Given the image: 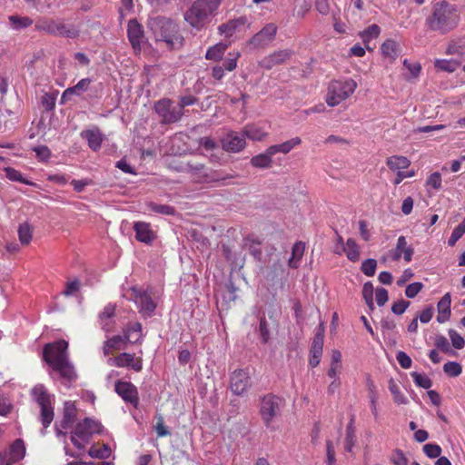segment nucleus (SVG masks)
Here are the masks:
<instances>
[{"instance_id":"774afa93","label":"nucleus","mask_w":465,"mask_h":465,"mask_svg":"<svg viewBox=\"0 0 465 465\" xmlns=\"http://www.w3.org/2000/svg\"><path fill=\"white\" fill-rule=\"evenodd\" d=\"M42 105L46 111H52L55 106V98L50 94L42 96Z\"/></svg>"},{"instance_id":"3c124183","label":"nucleus","mask_w":465,"mask_h":465,"mask_svg":"<svg viewBox=\"0 0 465 465\" xmlns=\"http://www.w3.org/2000/svg\"><path fill=\"white\" fill-rule=\"evenodd\" d=\"M423 452L429 458H439L441 454V448L440 445L435 443H427L423 446Z\"/></svg>"},{"instance_id":"39448f33","label":"nucleus","mask_w":465,"mask_h":465,"mask_svg":"<svg viewBox=\"0 0 465 465\" xmlns=\"http://www.w3.org/2000/svg\"><path fill=\"white\" fill-rule=\"evenodd\" d=\"M219 5L220 0H196L184 13V20L192 27L201 30Z\"/></svg>"},{"instance_id":"0eeeda50","label":"nucleus","mask_w":465,"mask_h":465,"mask_svg":"<svg viewBox=\"0 0 465 465\" xmlns=\"http://www.w3.org/2000/svg\"><path fill=\"white\" fill-rule=\"evenodd\" d=\"M103 430V425L91 418H84L79 421L74 430L71 432L70 440L75 448L84 450L90 442L94 434H100Z\"/></svg>"},{"instance_id":"13d9d810","label":"nucleus","mask_w":465,"mask_h":465,"mask_svg":"<svg viewBox=\"0 0 465 465\" xmlns=\"http://www.w3.org/2000/svg\"><path fill=\"white\" fill-rule=\"evenodd\" d=\"M156 424H155V431L157 436L160 438L169 436L171 434L170 430L165 427L163 418L162 415H158L156 417Z\"/></svg>"},{"instance_id":"5fc2aeb1","label":"nucleus","mask_w":465,"mask_h":465,"mask_svg":"<svg viewBox=\"0 0 465 465\" xmlns=\"http://www.w3.org/2000/svg\"><path fill=\"white\" fill-rule=\"evenodd\" d=\"M240 55L239 52L229 53L223 63L224 68L229 72L233 71L237 67V61Z\"/></svg>"},{"instance_id":"aec40b11","label":"nucleus","mask_w":465,"mask_h":465,"mask_svg":"<svg viewBox=\"0 0 465 465\" xmlns=\"http://www.w3.org/2000/svg\"><path fill=\"white\" fill-rule=\"evenodd\" d=\"M222 145L223 149L227 152L238 153L246 145L244 135L233 131L229 132L222 140Z\"/></svg>"},{"instance_id":"e433bc0d","label":"nucleus","mask_w":465,"mask_h":465,"mask_svg":"<svg viewBox=\"0 0 465 465\" xmlns=\"http://www.w3.org/2000/svg\"><path fill=\"white\" fill-rule=\"evenodd\" d=\"M273 153H269V147L262 153H259L251 159V164L256 168H270L272 165Z\"/></svg>"},{"instance_id":"393cba45","label":"nucleus","mask_w":465,"mask_h":465,"mask_svg":"<svg viewBox=\"0 0 465 465\" xmlns=\"http://www.w3.org/2000/svg\"><path fill=\"white\" fill-rule=\"evenodd\" d=\"M450 304H451L450 293L447 292L441 297V299L437 303V310H438L437 321H438V322L444 323L450 320V317L451 315Z\"/></svg>"},{"instance_id":"09e8293b","label":"nucleus","mask_w":465,"mask_h":465,"mask_svg":"<svg viewBox=\"0 0 465 465\" xmlns=\"http://www.w3.org/2000/svg\"><path fill=\"white\" fill-rule=\"evenodd\" d=\"M355 440H356V436H355L354 430L352 429L351 426H348L347 430H346V437L344 440V450L347 452L352 451V448L355 445Z\"/></svg>"},{"instance_id":"6e6552de","label":"nucleus","mask_w":465,"mask_h":465,"mask_svg":"<svg viewBox=\"0 0 465 465\" xmlns=\"http://www.w3.org/2000/svg\"><path fill=\"white\" fill-rule=\"evenodd\" d=\"M357 88V83L352 79L333 80L327 89L325 96L326 104L334 107L350 98Z\"/></svg>"},{"instance_id":"f8f14e48","label":"nucleus","mask_w":465,"mask_h":465,"mask_svg":"<svg viewBox=\"0 0 465 465\" xmlns=\"http://www.w3.org/2000/svg\"><path fill=\"white\" fill-rule=\"evenodd\" d=\"M283 403L282 398L272 394H268L262 398L260 411L266 426H269L273 418L280 413Z\"/></svg>"},{"instance_id":"ea45409f","label":"nucleus","mask_w":465,"mask_h":465,"mask_svg":"<svg viewBox=\"0 0 465 465\" xmlns=\"http://www.w3.org/2000/svg\"><path fill=\"white\" fill-rule=\"evenodd\" d=\"M112 450L107 444H94L90 447L88 454L95 459H107L111 456Z\"/></svg>"},{"instance_id":"ddd939ff","label":"nucleus","mask_w":465,"mask_h":465,"mask_svg":"<svg viewBox=\"0 0 465 465\" xmlns=\"http://www.w3.org/2000/svg\"><path fill=\"white\" fill-rule=\"evenodd\" d=\"M323 341L324 326L323 323H321L315 331L310 349L309 365L311 368L317 367L321 362L323 351Z\"/></svg>"},{"instance_id":"2eb2a0df","label":"nucleus","mask_w":465,"mask_h":465,"mask_svg":"<svg viewBox=\"0 0 465 465\" xmlns=\"http://www.w3.org/2000/svg\"><path fill=\"white\" fill-rule=\"evenodd\" d=\"M115 392L124 401L137 407L139 404V393L137 388L131 381L118 380L114 384Z\"/></svg>"},{"instance_id":"4d7b16f0","label":"nucleus","mask_w":465,"mask_h":465,"mask_svg":"<svg viewBox=\"0 0 465 465\" xmlns=\"http://www.w3.org/2000/svg\"><path fill=\"white\" fill-rule=\"evenodd\" d=\"M5 176L11 181L20 182V183H25V184L29 183L27 181H25L23 178L22 173L19 171L15 170V168L6 167V168H5Z\"/></svg>"},{"instance_id":"dca6fc26","label":"nucleus","mask_w":465,"mask_h":465,"mask_svg":"<svg viewBox=\"0 0 465 465\" xmlns=\"http://www.w3.org/2000/svg\"><path fill=\"white\" fill-rule=\"evenodd\" d=\"M251 385V377L248 370H235L230 379V387L236 395L243 394Z\"/></svg>"},{"instance_id":"680f3d73","label":"nucleus","mask_w":465,"mask_h":465,"mask_svg":"<svg viewBox=\"0 0 465 465\" xmlns=\"http://www.w3.org/2000/svg\"><path fill=\"white\" fill-rule=\"evenodd\" d=\"M423 284L421 282H412L405 289V295L408 298H414L422 290Z\"/></svg>"},{"instance_id":"a211bd4d","label":"nucleus","mask_w":465,"mask_h":465,"mask_svg":"<svg viewBox=\"0 0 465 465\" xmlns=\"http://www.w3.org/2000/svg\"><path fill=\"white\" fill-rule=\"evenodd\" d=\"M127 36L135 52H140L145 36L143 27L136 19H131L127 25Z\"/></svg>"},{"instance_id":"c85d7f7f","label":"nucleus","mask_w":465,"mask_h":465,"mask_svg":"<svg viewBox=\"0 0 465 465\" xmlns=\"http://www.w3.org/2000/svg\"><path fill=\"white\" fill-rule=\"evenodd\" d=\"M129 342L127 339H125V335H115L112 338L108 339L104 343V353L105 355L112 354L114 351H121L125 349L126 343Z\"/></svg>"},{"instance_id":"4c0bfd02","label":"nucleus","mask_w":465,"mask_h":465,"mask_svg":"<svg viewBox=\"0 0 465 465\" xmlns=\"http://www.w3.org/2000/svg\"><path fill=\"white\" fill-rule=\"evenodd\" d=\"M381 34V27L378 25H371L368 26L365 30L359 34L360 37L362 39V42L365 45L367 50L371 51L372 48L369 46V43L372 39H376L379 37Z\"/></svg>"},{"instance_id":"cd10ccee","label":"nucleus","mask_w":465,"mask_h":465,"mask_svg":"<svg viewBox=\"0 0 465 465\" xmlns=\"http://www.w3.org/2000/svg\"><path fill=\"white\" fill-rule=\"evenodd\" d=\"M125 339L131 343H139L143 341L142 324L138 322L128 323L123 331Z\"/></svg>"},{"instance_id":"8fccbe9b","label":"nucleus","mask_w":465,"mask_h":465,"mask_svg":"<svg viewBox=\"0 0 465 465\" xmlns=\"http://www.w3.org/2000/svg\"><path fill=\"white\" fill-rule=\"evenodd\" d=\"M376 268H377L376 260L367 259L361 263V270L366 276L371 277L375 274Z\"/></svg>"},{"instance_id":"f257e3e1","label":"nucleus","mask_w":465,"mask_h":465,"mask_svg":"<svg viewBox=\"0 0 465 465\" xmlns=\"http://www.w3.org/2000/svg\"><path fill=\"white\" fill-rule=\"evenodd\" d=\"M67 349L68 342L64 340L47 343L43 349V359L62 378L72 381L76 379V373L69 361Z\"/></svg>"},{"instance_id":"b1692460","label":"nucleus","mask_w":465,"mask_h":465,"mask_svg":"<svg viewBox=\"0 0 465 465\" xmlns=\"http://www.w3.org/2000/svg\"><path fill=\"white\" fill-rule=\"evenodd\" d=\"M77 408L74 401H66L64 403L63 419L61 427L64 430L69 429L76 421Z\"/></svg>"},{"instance_id":"a18cd8bd","label":"nucleus","mask_w":465,"mask_h":465,"mask_svg":"<svg viewBox=\"0 0 465 465\" xmlns=\"http://www.w3.org/2000/svg\"><path fill=\"white\" fill-rule=\"evenodd\" d=\"M434 65L440 71L452 73L459 67V63L455 60L437 59Z\"/></svg>"},{"instance_id":"a878e982","label":"nucleus","mask_w":465,"mask_h":465,"mask_svg":"<svg viewBox=\"0 0 465 465\" xmlns=\"http://www.w3.org/2000/svg\"><path fill=\"white\" fill-rule=\"evenodd\" d=\"M401 47L398 42L393 39H386L381 45V53L383 58L388 59L391 64L394 63L399 56Z\"/></svg>"},{"instance_id":"864d4df0","label":"nucleus","mask_w":465,"mask_h":465,"mask_svg":"<svg viewBox=\"0 0 465 465\" xmlns=\"http://www.w3.org/2000/svg\"><path fill=\"white\" fill-rule=\"evenodd\" d=\"M390 460L394 465H408V459L404 452L400 449H396L392 451Z\"/></svg>"},{"instance_id":"603ef678","label":"nucleus","mask_w":465,"mask_h":465,"mask_svg":"<svg viewBox=\"0 0 465 465\" xmlns=\"http://www.w3.org/2000/svg\"><path fill=\"white\" fill-rule=\"evenodd\" d=\"M150 210L165 215H173L175 213V209L173 206L166 204H157V203H150Z\"/></svg>"},{"instance_id":"5701e85b","label":"nucleus","mask_w":465,"mask_h":465,"mask_svg":"<svg viewBox=\"0 0 465 465\" xmlns=\"http://www.w3.org/2000/svg\"><path fill=\"white\" fill-rule=\"evenodd\" d=\"M242 133L244 137L252 141H262L268 136L265 124H248L243 127Z\"/></svg>"},{"instance_id":"e2e57ef3","label":"nucleus","mask_w":465,"mask_h":465,"mask_svg":"<svg viewBox=\"0 0 465 465\" xmlns=\"http://www.w3.org/2000/svg\"><path fill=\"white\" fill-rule=\"evenodd\" d=\"M396 359L401 368L409 369L411 367L412 361H411V357L404 351H399L396 354Z\"/></svg>"},{"instance_id":"f704fd0d","label":"nucleus","mask_w":465,"mask_h":465,"mask_svg":"<svg viewBox=\"0 0 465 465\" xmlns=\"http://www.w3.org/2000/svg\"><path fill=\"white\" fill-rule=\"evenodd\" d=\"M228 49V45L225 43H218L213 46H210L205 54V58L207 60H212L215 62H219L223 59V54Z\"/></svg>"},{"instance_id":"37998d69","label":"nucleus","mask_w":465,"mask_h":465,"mask_svg":"<svg viewBox=\"0 0 465 465\" xmlns=\"http://www.w3.org/2000/svg\"><path fill=\"white\" fill-rule=\"evenodd\" d=\"M244 21L241 19L231 20L228 23L223 24L219 26V31L221 34L225 35V36H232L233 33L236 31L237 27L240 25H243Z\"/></svg>"},{"instance_id":"bf43d9fd","label":"nucleus","mask_w":465,"mask_h":465,"mask_svg":"<svg viewBox=\"0 0 465 465\" xmlns=\"http://www.w3.org/2000/svg\"><path fill=\"white\" fill-rule=\"evenodd\" d=\"M435 346L442 352H451L450 345L448 339L443 335H437L435 338Z\"/></svg>"},{"instance_id":"c03bdc74","label":"nucleus","mask_w":465,"mask_h":465,"mask_svg":"<svg viewBox=\"0 0 465 465\" xmlns=\"http://www.w3.org/2000/svg\"><path fill=\"white\" fill-rule=\"evenodd\" d=\"M33 231L32 227L25 223L18 227L19 241L23 245H28L32 240Z\"/></svg>"},{"instance_id":"c756f323","label":"nucleus","mask_w":465,"mask_h":465,"mask_svg":"<svg viewBox=\"0 0 465 465\" xmlns=\"http://www.w3.org/2000/svg\"><path fill=\"white\" fill-rule=\"evenodd\" d=\"M91 82L90 78H83L74 86L65 89L62 94L61 102L64 103L74 94L80 95L88 89Z\"/></svg>"},{"instance_id":"20e7f679","label":"nucleus","mask_w":465,"mask_h":465,"mask_svg":"<svg viewBox=\"0 0 465 465\" xmlns=\"http://www.w3.org/2000/svg\"><path fill=\"white\" fill-rule=\"evenodd\" d=\"M178 171L187 173L193 182L198 183H218L233 177L231 174L222 175L221 172L213 170L195 160L181 163Z\"/></svg>"},{"instance_id":"7ed1b4c3","label":"nucleus","mask_w":465,"mask_h":465,"mask_svg":"<svg viewBox=\"0 0 465 465\" xmlns=\"http://www.w3.org/2000/svg\"><path fill=\"white\" fill-rule=\"evenodd\" d=\"M460 22V13L455 5L440 1L433 5L431 16L427 19L428 26L432 31L446 34L453 30Z\"/></svg>"},{"instance_id":"a19ab883","label":"nucleus","mask_w":465,"mask_h":465,"mask_svg":"<svg viewBox=\"0 0 465 465\" xmlns=\"http://www.w3.org/2000/svg\"><path fill=\"white\" fill-rule=\"evenodd\" d=\"M10 25L15 30H21L29 27L34 21L28 16L10 15L8 17Z\"/></svg>"},{"instance_id":"412c9836","label":"nucleus","mask_w":465,"mask_h":465,"mask_svg":"<svg viewBox=\"0 0 465 465\" xmlns=\"http://www.w3.org/2000/svg\"><path fill=\"white\" fill-rule=\"evenodd\" d=\"M292 54H293V52L290 49L275 51L272 54H271L270 55L265 56L262 60L261 65H262V67H263L267 70H270L272 67L282 64L285 63L286 61H288L292 57Z\"/></svg>"},{"instance_id":"c9c22d12","label":"nucleus","mask_w":465,"mask_h":465,"mask_svg":"<svg viewBox=\"0 0 465 465\" xmlns=\"http://www.w3.org/2000/svg\"><path fill=\"white\" fill-rule=\"evenodd\" d=\"M305 251V244L302 242H297L293 244L292 249V256L289 259V267L296 269L299 267L301 260Z\"/></svg>"},{"instance_id":"bb28decb","label":"nucleus","mask_w":465,"mask_h":465,"mask_svg":"<svg viewBox=\"0 0 465 465\" xmlns=\"http://www.w3.org/2000/svg\"><path fill=\"white\" fill-rule=\"evenodd\" d=\"M335 253H345L347 259L352 262H356L360 259V246L353 238L347 239L345 245L341 250H335Z\"/></svg>"},{"instance_id":"0e129e2a","label":"nucleus","mask_w":465,"mask_h":465,"mask_svg":"<svg viewBox=\"0 0 465 465\" xmlns=\"http://www.w3.org/2000/svg\"><path fill=\"white\" fill-rule=\"evenodd\" d=\"M375 299L378 306H383L389 299L388 291L384 288L375 290Z\"/></svg>"},{"instance_id":"2f4dec72","label":"nucleus","mask_w":465,"mask_h":465,"mask_svg":"<svg viewBox=\"0 0 465 465\" xmlns=\"http://www.w3.org/2000/svg\"><path fill=\"white\" fill-rule=\"evenodd\" d=\"M301 143L302 139L300 137H294L280 144L269 146V153L276 154L278 153H281L286 154L290 153L293 148L300 145Z\"/></svg>"},{"instance_id":"052dcab7","label":"nucleus","mask_w":465,"mask_h":465,"mask_svg":"<svg viewBox=\"0 0 465 465\" xmlns=\"http://www.w3.org/2000/svg\"><path fill=\"white\" fill-rule=\"evenodd\" d=\"M441 175L440 173L435 172L431 173L426 181V185L440 190L441 188Z\"/></svg>"},{"instance_id":"7c9ffc66","label":"nucleus","mask_w":465,"mask_h":465,"mask_svg":"<svg viewBox=\"0 0 465 465\" xmlns=\"http://www.w3.org/2000/svg\"><path fill=\"white\" fill-rule=\"evenodd\" d=\"M82 137L86 139L89 147L93 151H98L103 143V134L99 129H92L82 132Z\"/></svg>"},{"instance_id":"6e6d98bb","label":"nucleus","mask_w":465,"mask_h":465,"mask_svg":"<svg viewBox=\"0 0 465 465\" xmlns=\"http://www.w3.org/2000/svg\"><path fill=\"white\" fill-rule=\"evenodd\" d=\"M449 336L451 341V344L455 349L460 350L465 346V341L463 337L455 330L450 329Z\"/></svg>"},{"instance_id":"338daca9","label":"nucleus","mask_w":465,"mask_h":465,"mask_svg":"<svg viewBox=\"0 0 465 465\" xmlns=\"http://www.w3.org/2000/svg\"><path fill=\"white\" fill-rule=\"evenodd\" d=\"M326 451H327V464L335 465V450L331 440L326 441Z\"/></svg>"},{"instance_id":"6ab92c4d","label":"nucleus","mask_w":465,"mask_h":465,"mask_svg":"<svg viewBox=\"0 0 465 465\" xmlns=\"http://www.w3.org/2000/svg\"><path fill=\"white\" fill-rule=\"evenodd\" d=\"M113 363L115 367L128 368L136 372L143 370V359L141 356L136 357L134 353H119L114 358Z\"/></svg>"},{"instance_id":"423d86ee","label":"nucleus","mask_w":465,"mask_h":465,"mask_svg":"<svg viewBox=\"0 0 465 465\" xmlns=\"http://www.w3.org/2000/svg\"><path fill=\"white\" fill-rule=\"evenodd\" d=\"M31 395L40 407L39 420L44 429H46L50 426L54 418V397L48 392L47 389L43 384L35 385L31 391Z\"/></svg>"},{"instance_id":"4468645a","label":"nucleus","mask_w":465,"mask_h":465,"mask_svg":"<svg viewBox=\"0 0 465 465\" xmlns=\"http://www.w3.org/2000/svg\"><path fill=\"white\" fill-rule=\"evenodd\" d=\"M276 33L277 26L268 24L250 39L248 45L253 49L263 48L275 38Z\"/></svg>"},{"instance_id":"1a4fd4ad","label":"nucleus","mask_w":465,"mask_h":465,"mask_svg":"<svg viewBox=\"0 0 465 465\" xmlns=\"http://www.w3.org/2000/svg\"><path fill=\"white\" fill-rule=\"evenodd\" d=\"M35 26L37 31H43L55 36L74 38L78 35V31L74 25H67L59 19L40 17L35 21Z\"/></svg>"},{"instance_id":"473e14b6","label":"nucleus","mask_w":465,"mask_h":465,"mask_svg":"<svg viewBox=\"0 0 465 465\" xmlns=\"http://www.w3.org/2000/svg\"><path fill=\"white\" fill-rule=\"evenodd\" d=\"M115 305L112 303H108L104 310L99 313V321L101 328L105 331H110L113 328V324L110 322V319L114 316L115 313Z\"/></svg>"},{"instance_id":"9d476101","label":"nucleus","mask_w":465,"mask_h":465,"mask_svg":"<svg viewBox=\"0 0 465 465\" xmlns=\"http://www.w3.org/2000/svg\"><path fill=\"white\" fill-rule=\"evenodd\" d=\"M128 299L137 305L139 312L144 318L151 317L156 308L151 294L138 287H132L129 290Z\"/></svg>"},{"instance_id":"9b49d317","label":"nucleus","mask_w":465,"mask_h":465,"mask_svg":"<svg viewBox=\"0 0 465 465\" xmlns=\"http://www.w3.org/2000/svg\"><path fill=\"white\" fill-rule=\"evenodd\" d=\"M173 104L169 98L160 99L154 104V111L161 118V123L167 124L176 123L183 116V111L173 106Z\"/></svg>"},{"instance_id":"72a5a7b5","label":"nucleus","mask_w":465,"mask_h":465,"mask_svg":"<svg viewBox=\"0 0 465 465\" xmlns=\"http://www.w3.org/2000/svg\"><path fill=\"white\" fill-rule=\"evenodd\" d=\"M386 164L392 172H399L407 169L411 165V161L402 155H392L386 159Z\"/></svg>"},{"instance_id":"f03ea898","label":"nucleus","mask_w":465,"mask_h":465,"mask_svg":"<svg viewBox=\"0 0 465 465\" xmlns=\"http://www.w3.org/2000/svg\"><path fill=\"white\" fill-rule=\"evenodd\" d=\"M147 27L156 42H162L169 50H180L183 47L185 39L179 25L170 18L163 16L152 17L147 22Z\"/></svg>"},{"instance_id":"de8ad7c7","label":"nucleus","mask_w":465,"mask_h":465,"mask_svg":"<svg viewBox=\"0 0 465 465\" xmlns=\"http://www.w3.org/2000/svg\"><path fill=\"white\" fill-rule=\"evenodd\" d=\"M443 371L450 377H458L462 371V367L459 362L448 361L444 364Z\"/></svg>"},{"instance_id":"f3484780","label":"nucleus","mask_w":465,"mask_h":465,"mask_svg":"<svg viewBox=\"0 0 465 465\" xmlns=\"http://www.w3.org/2000/svg\"><path fill=\"white\" fill-rule=\"evenodd\" d=\"M413 253V248L408 245L405 236L401 235L398 238L395 248L389 251L388 257L393 262H399L403 256L404 261L410 262L412 260Z\"/></svg>"},{"instance_id":"69168bd1","label":"nucleus","mask_w":465,"mask_h":465,"mask_svg":"<svg viewBox=\"0 0 465 465\" xmlns=\"http://www.w3.org/2000/svg\"><path fill=\"white\" fill-rule=\"evenodd\" d=\"M410 306V302L401 300L397 302H394L391 306V312L397 315H401L405 312L407 308Z\"/></svg>"},{"instance_id":"79ce46f5","label":"nucleus","mask_w":465,"mask_h":465,"mask_svg":"<svg viewBox=\"0 0 465 465\" xmlns=\"http://www.w3.org/2000/svg\"><path fill=\"white\" fill-rule=\"evenodd\" d=\"M389 390L393 397V401L396 404H407L408 400L401 392L400 386L395 382L393 379L389 381Z\"/></svg>"},{"instance_id":"58836bf2","label":"nucleus","mask_w":465,"mask_h":465,"mask_svg":"<svg viewBox=\"0 0 465 465\" xmlns=\"http://www.w3.org/2000/svg\"><path fill=\"white\" fill-rule=\"evenodd\" d=\"M25 455V445L23 440L16 439L10 447V460L17 462Z\"/></svg>"},{"instance_id":"49530a36","label":"nucleus","mask_w":465,"mask_h":465,"mask_svg":"<svg viewBox=\"0 0 465 465\" xmlns=\"http://www.w3.org/2000/svg\"><path fill=\"white\" fill-rule=\"evenodd\" d=\"M411 376L418 387L430 389L432 385L431 380L426 374L413 371L411 373Z\"/></svg>"},{"instance_id":"4be33fe9","label":"nucleus","mask_w":465,"mask_h":465,"mask_svg":"<svg viewBox=\"0 0 465 465\" xmlns=\"http://www.w3.org/2000/svg\"><path fill=\"white\" fill-rule=\"evenodd\" d=\"M134 230L135 232V239L145 244H152L156 238V234L149 223L136 222L134 224Z\"/></svg>"}]
</instances>
